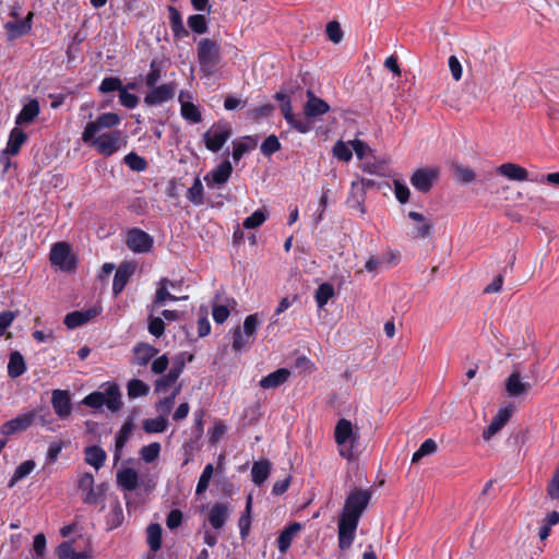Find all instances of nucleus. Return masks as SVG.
Returning <instances> with one entry per match:
<instances>
[{
	"instance_id": "nucleus-53",
	"label": "nucleus",
	"mask_w": 559,
	"mask_h": 559,
	"mask_svg": "<svg viewBox=\"0 0 559 559\" xmlns=\"http://www.w3.org/2000/svg\"><path fill=\"white\" fill-rule=\"evenodd\" d=\"M123 87L122 85V81L117 78V76H107L105 79H103L99 87H98V91L100 93H110V92H115V91H118L120 92V90Z\"/></svg>"
},
{
	"instance_id": "nucleus-6",
	"label": "nucleus",
	"mask_w": 559,
	"mask_h": 559,
	"mask_svg": "<svg viewBox=\"0 0 559 559\" xmlns=\"http://www.w3.org/2000/svg\"><path fill=\"white\" fill-rule=\"evenodd\" d=\"M231 135V130L227 123H216L212 126L204 134V143L209 151L218 152Z\"/></svg>"
},
{
	"instance_id": "nucleus-4",
	"label": "nucleus",
	"mask_w": 559,
	"mask_h": 559,
	"mask_svg": "<svg viewBox=\"0 0 559 559\" xmlns=\"http://www.w3.org/2000/svg\"><path fill=\"white\" fill-rule=\"evenodd\" d=\"M261 323L262 320L260 319L259 313H252L246 317L242 330L240 328H236L233 332V349L240 352L251 345Z\"/></svg>"
},
{
	"instance_id": "nucleus-32",
	"label": "nucleus",
	"mask_w": 559,
	"mask_h": 559,
	"mask_svg": "<svg viewBox=\"0 0 559 559\" xmlns=\"http://www.w3.org/2000/svg\"><path fill=\"white\" fill-rule=\"evenodd\" d=\"M27 135L20 128H13L10 132L9 140L4 153L10 155H16L22 145L26 142Z\"/></svg>"
},
{
	"instance_id": "nucleus-31",
	"label": "nucleus",
	"mask_w": 559,
	"mask_h": 559,
	"mask_svg": "<svg viewBox=\"0 0 559 559\" xmlns=\"http://www.w3.org/2000/svg\"><path fill=\"white\" fill-rule=\"evenodd\" d=\"M133 353L134 364L143 367L158 353V349L147 343H140L134 346Z\"/></svg>"
},
{
	"instance_id": "nucleus-40",
	"label": "nucleus",
	"mask_w": 559,
	"mask_h": 559,
	"mask_svg": "<svg viewBox=\"0 0 559 559\" xmlns=\"http://www.w3.org/2000/svg\"><path fill=\"white\" fill-rule=\"evenodd\" d=\"M36 467V463L33 460H27L21 463L14 471L13 476L9 480L8 486L10 488L14 487L20 480L28 476L34 468Z\"/></svg>"
},
{
	"instance_id": "nucleus-13",
	"label": "nucleus",
	"mask_w": 559,
	"mask_h": 559,
	"mask_svg": "<svg viewBox=\"0 0 559 559\" xmlns=\"http://www.w3.org/2000/svg\"><path fill=\"white\" fill-rule=\"evenodd\" d=\"M231 173L233 166L230 162L224 160L204 176V181L209 188H219L228 181Z\"/></svg>"
},
{
	"instance_id": "nucleus-7",
	"label": "nucleus",
	"mask_w": 559,
	"mask_h": 559,
	"mask_svg": "<svg viewBox=\"0 0 559 559\" xmlns=\"http://www.w3.org/2000/svg\"><path fill=\"white\" fill-rule=\"evenodd\" d=\"M120 118L115 112H105L97 117L95 121H91L86 123L83 132H82V141L87 142L93 140V138L102 130L116 127L119 124Z\"/></svg>"
},
{
	"instance_id": "nucleus-22",
	"label": "nucleus",
	"mask_w": 559,
	"mask_h": 559,
	"mask_svg": "<svg viewBox=\"0 0 559 559\" xmlns=\"http://www.w3.org/2000/svg\"><path fill=\"white\" fill-rule=\"evenodd\" d=\"M99 312L100 311L96 308H92L88 310L73 311V312L68 313L64 317L63 323L69 329H75V328H79V326L85 324L86 322H88L91 319H93L94 317L99 314Z\"/></svg>"
},
{
	"instance_id": "nucleus-55",
	"label": "nucleus",
	"mask_w": 559,
	"mask_h": 559,
	"mask_svg": "<svg viewBox=\"0 0 559 559\" xmlns=\"http://www.w3.org/2000/svg\"><path fill=\"white\" fill-rule=\"evenodd\" d=\"M123 160L130 169L135 171H143L147 166L146 160L134 152L127 154Z\"/></svg>"
},
{
	"instance_id": "nucleus-29",
	"label": "nucleus",
	"mask_w": 559,
	"mask_h": 559,
	"mask_svg": "<svg viewBox=\"0 0 559 559\" xmlns=\"http://www.w3.org/2000/svg\"><path fill=\"white\" fill-rule=\"evenodd\" d=\"M132 429L133 425L130 421H128L124 423L120 430L116 433L114 451L115 463H117L121 459L122 450L131 436Z\"/></svg>"
},
{
	"instance_id": "nucleus-41",
	"label": "nucleus",
	"mask_w": 559,
	"mask_h": 559,
	"mask_svg": "<svg viewBox=\"0 0 559 559\" xmlns=\"http://www.w3.org/2000/svg\"><path fill=\"white\" fill-rule=\"evenodd\" d=\"M180 390H181V385H177L169 396L164 397L163 400H159L156 403L155 408H156V412L158 413V415L164 416L166 418L168 417L171 409L174 408L175 399L179 394Z\"/></svg>"
},
{
	"instance_id": "nucleus-35",
	"label": "nucleus",
	"mask_w": 559,
	"mask_h": 559,
	"mask_svg": "<svg viewBox=\"0 0 559 559\" xmlns=\"http://www.w3.org/2000/svg\"><path fill=\"white\" fill-rule=\"evenodd\" d=\"M26 371V364L24 357L20 352L10 354L8 362V376L12 379L19 378Z\"/></svg>"
},
{
	"instance_id": "nucleus-45",
	"label": "nucleus",
	"mask_w": 559,
	"mask_h": 559,
	"mask_svg": "<svg viewBox=\"0 0 559 559\" xmlns=\"http://www.w3.org/2000/svg\"><path fill=\"white\" fill-rule=\"evenodd\" d=\"M334 296V287L330 283L321 284L314 295V299L318 308L322 309L328 301Z\"/></svg>"
},
{
	"instance_id": "nucleus-34",
	"label": "nucleus",
	"mask_w": 559,
	"mask_h": 559,
	"mask_svg": "<svg viewBox=\"0 0 559 559\" xmlns=\"http://www.w3.org/2000/svg\"><path fill=\"white\" fill-rule=\"evenodd\" d=\"M228 508L224 503H215L209 512V522L215 530H221L227 519Z\"/></svg>"
},
{
	"instance_id": "nucleus-16",
	"label": "nucleus",
	"mask_w": 559,
	"mask_h": 559,
	"mask_svg": "<svg viewBox=\"0 0 559 559\" xmlns=\"http://www.w3.org/2000/svg\"><path fill=\"white\" fill-rule=\"evenodd\" d=\"M35 417L36 413L34 411L21 414L3 424L1 432L3 435H13L20 431H25L28 427H31Z\"/></svg>"
},
{
	"instance_id": "nucleus-18",
	"label": "nucleus",
	"mask_w": 559,
	"mask_h": 559,
	"mask_svg": "<svg viewBox=\"0 0 559 559\" xmlns=\"http://www.w3.org/2000/svg\"><path fill=\"white\" fill-rule=\"evenodd\" d=\"M191 95L187 92H180L179 94V103L181 105L180 114L183 119L192 122V123H199L202 120L201 112L190 99Z\"/></svg>"
},
{
	"instance_id": "nucleus-26",
	"label": "nucleus",
	"mask_w": 559,
	"mask_h": 559,
	"mask_svg": "<svg viewBox=\"0 0 559 559\" xmlns=\"http://www.w3.org/2000/svg\"><path fill=\"white\" fill-rule=\"evenodd\" d=\"M497 171L510 180L525 181L528 179V171L514 163H504L497 168Z\"/></svg>"
},
{
	"instance_id": "nucleus-21",
	"label": "nucleus",
	"mask_w": 559,
	"mask_h": 559,
	"mask_svg": "<svg viewBox=\"0 0 559 559\" xmlns=\"http://www.w3.org/2000/svg\"><path fill=\"white\" fill-rule=\"evenodd\" d=\"M530 389L531 384L521 379L519 371H513L506 381V391L511 397L525 395Z\"/></svg>"
},
{
	"instance_id": "nucleus-17",
	"label": "nucleus",
	"mask_w": 559,
	"mask_h": 559,
	"mask_svg": "<svg viewBox=\"0 0 559 559\" xmlns=\"http://www.w3.org/2000/svg\"><path fill=\"white\" fill-rule=\"evenodd\" d=\"M168 285H175V282L163 277L158 282V287L155 292V297L152 304L153 308H159L163 307L167 300L177 301V300H186L188 299V296L178 297L175 295H171L168 292Z\"/></svg>"
},
{
	"instance_id": "nucleus-11",
	"label": "nucleus",
	"mask_w": 559,
	"mask_h": 559,
	"mask_svg": "<svg viewBox=\"0 0 559 559\" xmlns=\"http://www.w3.org/2000/svg\"><path fill=\"white\" fill-rule=\"evenodd\" d=\"M307 100L304 105L302 118H308L311 121L312 118L323 116L330 110V105L322 98L316 96V94L308 90L306 93Z\"/></svg>"
},
{
	"instance_id": "nucleus-54",
	"label": "nucleus",
	"mask_w": 559,
	"mask_h": 559,
	"mask_svg": "<svg viewBox=\"0 0 559 559\" xmlns=\"http://www.w3.org/2000/svg\"><path fill=\"white\" fill-rule=\"evenodd\" d=\"M453 169L457 180H460L464 185L474 181L476 178V174L469 167H464L463 165L455 164L453 165Z\"/></svg>"
},
{
	"instance_id": "nucleus-57",
	"label": "nucleus",
	"mask_w": 559,
	"mask_h": 559,
	"mask_svg": "<svg viewBox=\"0 0 559 559\" xmlns=\"http://www.w3.org/2000/svg\"><path fill=\"white\" fill-rule=\"evenodd\" d=\"M16 317L17 312L11 310L0 312V336H4L7 334L8 329L12 325Z\"/></svg>"
},
{
	"instance_id": "nucleus-38",
	"label": "nucleus",
	"mask_w": 559,
	"mask_h": 559,
	"mask_svg": "<svg viewBox=\"0 0 559 559\" xmlns=\"http://www.w3.org/2000/svg\"><path fill=\"white\" fill-rule=\"evenodd\" d=\"M271 472V463L267 460L254 462L251 469L252 481L260 486L269 477Z\"/></svg>"
},
{
	"instance_id": "nucleus-5",
	"label": "nucleus",
	"mask_w": 559,
	"mask_h": 559,
	"mask_svg": "<svg viewBox=\"0 0 559 559\" xmlns=\"http://www.w3.org/2000/svg\"><path fill=\"white\" fill-rule=\"evenodd\" d=\"M86 143L95 147L100 155L108 157L117 153L121 147L126 146L127 141L122 131L115 130L94 136L93 140L87 141Z\"/></svg>"
},
{
	"instance_id": "nucleus-42",
	"label": "nucleus",
	"mask_w": 559,
	"mask_h": 559,
	"mask_svg": "<svg viewBox=\"0 0 559 559\" xmlns=\"http://www.w3.org/2000/svg\"><path fill=\"white\" fill-rule=\"evenodd\" d=\"M186 198L194 205H202L204 203V190L202 181L197 177L192 186L188 189Z\"/></svg>"
},
{
	"instance_id": "nucleus-59",
	"label": "nucleus",
	"mask_w": 559,
	"mask_h": 559,
	"mask_svg": "<svg viewBox=\"0 0 559 559\" xmlns=\"http://www.w3.org/2000/svg\"><path fill=\"white\" fill-rule=\"evenodd\" d=\"M119 102L126 108L133 109L138 106L139 98L136 95L129 93L127 87H122L119 92Z\"/></svg>"
},
{
	"instance_id": "nucleus-3",
	"label": "nucleus",
	"mask_w": 559,
	"mask_h": 559,
	"mask_svg": "<svg viewBox=\"0 0 559 559\" xmlns=\"http://www.w3.org/2000/svg\"><path fill=\"white\" fill-rule=\"evenodd\" d=\"M198 61L200 70L205 75H212L221 61V47L210 38H203L198 44Z\"/></svg>"
},
{
	"instance_id": "nucleus-24",
	"label": "nucleus",
	"mask_w": 559,
	"mask_h": 559,
	"mask_svg": "<svg viewBox=\"0 0 559 559\" xmlns=\"http://www.w3.org/2000/svg\"><path fill=\"white\" fill-rule=\"evenodd\" d=\"M408 217L416 223L412 230L414 238L424 239L430 236L432 224L423 214L411 211Z\"/></svg>"
},
{
	"instance_id": "nucleus-63",
	"label": "nucleus",
	"mask_w": 559,
	"mask_h": 559,
	"mask_svg": "<svg viewBox=\"0 0 559 559\" xmlns=\"http://www.w3.org/2000/svg\"><path fill=\"white\" fill-rule=\"evenodd\" d=\"M393 183H394V193H395L396 199L402 204L406 203L409 200V194H411L408 187L400 180H394Z\"/></svg>"
},
{
	"instance_id": "nucleus-48",
	"label": "nucleus",
	"mask_w": 559,
	"mask_h": 559,
	"mask_svg": "<svg viewBox=\"0 0 559 559\" xmlns=\"http://www.w3.org/2000/svg\"><path fill=\"white\" fill-rule=\"evenodd\" d=\"M437 451V443L432 439H426L419 449L413 454L412 462L416 463L420 461L424 456L432 454Z\"/></svg>"
},
{
	"instance_id": "nucleus-60",
	"label": "nucleus",
	"mask_w": 559,
	"mask_h": 559,
	"mask_svg": "<svg viewBox=\"0 0 559 559\" xmlns=\"http://www.w3.org/2000/svg\"><path fill=\"white\" fill-rule=\"evenodd\" d=\"M148 332L155 336L160 337L165 332V323L164 320L159 317H150L148 318Z\"/></svg>"
},
{
	"instance_id": "nucleus-39",
	"label": "nucleus",
	"mask_w": 559,
	"mask_h": 559,
	"mask_svg": "<svg viewBox=\"0 0 559 559\" xmlns=\"http://www.w3.org/2000/svg\"><path fill=\"white\" fill-rule=\"evenodd\" d=\"M104 393V405H106L111 412L119 411L122 406L119 388L116 384L109 385Z\"/></svg>"
},
{
	"instance_id": "nucleus-47",
	"label": "nucleus",
	"mask_w": 559,
	"mask_h": 559,
	"mask_svg": "<svg viewBox=\"0 0 559 559\" xmlns=\"http://www.w3.org/2000/svg\"><path fill=\"white\" fill-rule=\"evenodd\" d=\"M170 27L175 35V37L182 38L188 35L187 29L185 28L181 16L179 12L175 8H170Z\"/></svg>"
},
{
	"instance_id": "nucleus-49",
	"label": "nucleus",
	"mask_w": 559,
	"mask_h": 559,
	"mask_svg": "<svg viewBox=\"0 0 559 559\" xmlns=\"http://www.w3.org/2000/svg\"><path fill=\"white\" fill-rule=\"evenodd\" d=\"M213 472H214V466L212 464H207L204 467V469L199 478L198 485H197V489H195L197 495H202L203 492L206 491V489L209 488L210 481L212 479Z\"/></svg>"
},
{
	"instance_id": "nucleus-62",
	"label": "nucleus",
	"mask_w": 559,
	"mask_h": 559,
	"mask_svg": "<svg viewBox=\"0 0 559 559\" xmlns=\"http://www.w3.org/2000/svg\"><path fill=\"white\" fill-rule=\"evenodd\" d=\"M151 71L146 74L144 82L147 87H154L156 86L157 82L160 80V70L157 67V63L155 60H153L150 64Z\"/></svg>"
},
{
	"instance_id": "nucleus-10",
	"label": "nucleus",
	"mask_w": 559,
	"mask_h": 559,
	"mask_svg": "<svg viewBox=\"0 0 559 559\" xmlns=\"http://www.w3.org/2000/svg\"><path fill=\"white\" fill-rule=\"evenodd\" d=\"M176 88L177 85L174 82L151 87V91L144 97V103L147 106H159L167 103L175 97Z\"/></svg>"
},
{
	"instance_id": "nucleus-50",
	"label": "nucleus",
	"mask_w": 559,
	"mask_h": 559,
	"mask_svg": "<svg viewBox=\"0 0 559 559\" xmlns=\"http://www.w3.org/2000/svg\"><path fill=\"white\" fill-rule=\"evenodd\" d=\"M159 452H160V444L158 442H152L147 445H144L140 450V455L144 462L152 463L158 457Z\"/></svg>"
},
{
	"instance_id": "nucleus-52",
	"label": "nucleus",
	"mask_w": 559,
	"mask_h": 559,
	"mask_svg": "<svg viewBox=\"0 0 559 559\" xmlns=\"http://www.w3.org/2000/svg\"><path fill=\"white\" fill-rule=\"evenodd\" d=\"M188 25L197 34H205L207 32V21L202 14L189 16Z\"/></svg>"
},
{
	"instance_id": "nucleus-9",
	"label": "nucleus",
	"mask_w": 559,
	"mask_h": 559,
	"mask_svg": "<svg viewBox=\"0 0 559 559\" xmlns=\"http://www.w3.org/2000/svg\"><path fill=\"white\" fill-rule=\"evenodd\" d=\"M51 264L62 271H70L74 267V259L71 254V247L68 242L59 241L52 245L49 255Z\"/></svg>"
},
{
	"instance_id": "nucleus-64",
	"label": "nucleus",
	"mask_w": 559,
	"mask_h": 559,
	"mask_svg": "<svg viewBox=\"0 0 559 559\" xmlns=\"http://www.w3.org/2000/svg\"><path fill=\"white\" fill-rule=\"evenodd\" d=\"M122 520L123 513L121 507L119 504L114 506L108 514L109 528L118 527L122 523Z\"/></svg>"
},
{
	"instance_id": "nucleus-14",
	"label": "nucleus",
	"mask_w": 559,
	"mask_h": 559,
	"mask_svg": "<svg viewBox=\"0 0 559 559\" xmlns=\"http://www.w3.org/2000/svg\"><path fill=\"white\" fill-rule=\"evenodd\" d=\"M282 114L286 120V122L299 133H308L312 127V121L308 120V118H302L301 116H296L293 112V107L290 104V99H286V103H283L281 106Z\"/></svg>"
},
{
	"instance_id": "nucleus-19",
	"label": "nucleus",
	"mask_w": 559,
	"mask_h": 559,
	"mask_svg": "<svg viewBox=\"0 0 559 559\" xmlns=\"http://www.w3.org/2000/svg\"><path fill=\"white\" fill-rule=\"evenodd\" d=\"M183 369V362H174L169 371L156 380L155 382V391L157 393H165L168 391L170 386H173L178 378L180 377Z\"/></svg>"
},
{
	"instance_id": "nucleus-1",
	"label": "nucleus",
	"mask_w": 559,
	"mask_h": 559,
	"mask_svg": "<svg viewBox=\"0 0 559 559\" xmlns=\"http://www.w3.org/2000/svg\"><path fill=\"white\" fill-rule=\"evenodd\" d=\"M370 499V491L364 489H354L347 496L338 520V546L342 550L352 546L359 519L367 509Z\"/></svg>"
},
{
	"instance_id": "nucleus-37",
	"label": "nucleus",
	"mask_w": 559,
	"mask_h": 559,
	"mask_svg": "<svg viewBox=\"0 0 559 559\" xmlns=\"http://www.w3.org/2000/svg\"><path fill=\"white\" fill-rule=\"evenodd\" d=\"M106 457V452L98 445H92L85 449V462L95 469H99L104 466Z\"/></svg>"
},
{
	"instance_id": "nucleus-2",
	"label": "nucleus",
	"mask_w": 559,
	"mask_h": 559,
	"mask_svg": "<svg viewBox=\"0 0 559 559\" xmlns=\"http://www.w3.org/2000/svg\"><path fill=\"white\" fill-rule=\"evenodd\" d=\"M359 432L354 429L350 420L342 418L337 421L334 430V439L340 447V455L348 461L353 460L354 450L359 443Z\"/></svg>"
},
{
	"instance_id": "nucleus-61",
	"label": "nucleus",
	"mask_w": 559,
	"mask_h": 559,
	"mask_svg": "<svg viewBox=\"0 0 559 559\" xmlns=\"http://www.w3.org/2000/svg\"><path fill=\"white\" fill-rule=\"evenodd\" d=\"M333 154L336 158L343 162L350 160L353 153L352 150L342 141H338L333 147Z\"/></svg>"
},
{
	"instance_id": "nucleus-30",
	"label": "nucleus",
	"mask_w": 559,
	"mask_h": 559,
	"mask_svg": "<svg viewBox=\"0 0 559 559\" xmlns=\"http://www.w3.org/2000/svg\"><path fill=\"white\" fill-rule=\"evenodd\" d=\"M32 16L33 14L29 13L23 20L8 22L4 27L8 32L9 37L13 39L28 33L32 28Z\"/></svg>"
},
{
	"instance_id": "nucleus-46",
	"label": "nucleus",
	"mask_w": 559,
	"mask_h": 559,
	"mask_svg": "<svg viewBox=\"0 0 559 559\" xmlns=\"http://www.w3.org/2000/svg\"><path fill=\"white\" fill-rule=\"evenodd\" d=\"M147 544L153 551H157L162 546V527L159 524H150L147 530Z\"/></svg>"
},
{
	"instance_id": "nucleus-43",
	"label": "nucleus",
	"mask_w": 559,
	"mask_h": 559,
	"mask_svg": "<svg viewBox=\"0 0 559 559\" xmlns=\"http://www.w3.org/2000/svg\"><path fill=\"white\" fill-rule=\"evenodd\" d=\"M150 392V385L140 379H132L127 384V393L130 399L146 396Z\"/></svg>"
},
{
	"instance_id": "nucleus-15",
	"label": "nucleus",
	"mask_w": 559,
	"mask_h": 559,
	"mask_svg": "<svg viewBox=\"0 0 559 559\" xmlns=\"http://www.w3.org/2000/svg\"><path fill=\"white\" fill-rule=\"evenodd\" d=\"M51 404L59 419L64 420L71 415L72 403L69 391L53 390L51 396Z\"/></svg>"
},
{
	"instance_id": "nucleus-25",
	"label": "nucleus",
	"mask_w": 559,
	"mask_h": 559,
	"mask_svg": "<svg viewBox=\"0 0 559 559\" xmlns=\"http://www.w3.org/2000/svg\"><path fill=\"white\" fill-rule=\"evenodd\" d=\"M290 377V371L286 368H280L271 373H269L266 377H263L259 384L262 389L269 390V389H276L283 383H285L288 378Z\"/></svg>"
},
{
	"instance_id": "nucleus-58",
	"label": "nucleus",
	"mask_w": 559,
	"mask_h": 559,
	"mask_svg": "<svg viewBox=\"0 0 559 559\" xmlns=\"http://www.w3.org/2000/svg\"><path fill=\"white\" fill-rule=\"evenodd\" d=\"M33 559H44L46 551V537L44 534L39 533L34 537L33 543Z\"/></svg>"
},
{
	"instance_id": "nucleus-20",
	"label": "nucleus",
	"mask_w": 559,
	"mask_h": 559,
	"mask_svg": "<svg viewBox=\"0 0 559 559\" xmlns=\"http://www.w3.org/2000/svg\"><path fill=\"white\" fill-rule=\"evenodd\" d=\"M512 414L511 407L500 408L490 425L483 431V438L488 441L509 421Z\"/></svg>"
},
{
	"instance_id": "nucleus-12",
	"label": "nucleus",
	"mask_w": 559,
	"mask_h": 559,
	"mask_svg": "<svg viewBox=\"0 0 559 559\" xmlns=\"http://www.w3.org/2000/svg\"><path fill=\"white\" fill-rule=\"evenodd\" d=\"M438 178V170L435 168H420L414 171L411 177L412 186L419 192H428Z\"/></svg>"
},
{
	"instance_id": "nucleus-8",
	"label": "nucleus",
	"mask_w": 559,
	"mask_h": 559,
	"mask_svg": "<svg viewBox=\"0 0 559 559\" xmlns=\"http://www.w3.org/2000/svg\"><path fill=\"white\" fill-rule=\"evenodd\" d=\"M153 243V237L142 229L133 228L127 233L126 245L134 253L150 252Z\"/></svg>"
},
{
	"instance_id": "nucleus-36",
	"label": "nucleus",
	"mask_w": 559,
	"mask_h": 559,
	"mask_svg": "<svg viewBox=\"0 0 559 559\" xmlns=\"http://www.w3.org/2000/svg\"><path fill=\"white\" fill-rule=\"evenodd\" d=\"M39 114V104L36 99H32L26 105L23 106L20 114L16 116L15 123L16 124H28L33 122V120Z\"/></svg>"
},
{
	"instance_id": "nucleus-56",
	"label": "nucleus",
	"mask_w": 559,
	"mask_h": 559,
	"mask_svg": "<svg viewBox=\"0 0 559 559\" xmlns=\"http://www.w3.org/2000/svg\"><path fill=\"white\" fill-rule=\"evenodd\" d=\"M281 148V143L275 135H269L261 144L260 150L264 156H270Z\"/></svg>"
},
{
	"instance_id": "nucleus-28",
	"label": "nucleus",
	"mask_w": 559,
	"mask_h": 559,
	"mask_svg": "<svg viewBox=\"0 0 559 559\" xmlns=\"http://www.w3.org/2000/svg\"><path fill=\"white\" fill-rule=\"evenodd\" d=\"M301 530V525L297 522L286 526L277 538V548L282 554H286L289 549L293 539L297 533Z\"/></svg>"
},
{
	"instance_id": "nucleus-33",
	"label": "nucleus",
	"mask_w": 559,
	"mask_h": 559,
	"mask_svg": "<svg viewBox=\"0 0 559 559\" xmlns=\"http://www.w3.org/2000/svg\"><path fill=\"white\" fill-rule=\"evenodd\" d=\"M107 489L108 486L105 483L98 484L96 486L94 485L91 487V489L83 491L82 501L88 506L104 502Z\"/></svg>"
},
{
	"instance_id": "nucleus-27",
	"label": "nucleus",
	"mask_w": 559,
	"mask_h": 559,
	"mask_svg": "<svg viewBox=\"0 0 559 559\" xmlns=\"http://www.w3.org/2000/svg\"><path fill=\"white\" fill-rule=\"evenodd\" d=\"M117 484L127 491H133L139 485V475L134 468L127 467L117 472Z\"/></svg>"
},
{
	"instance_id": "nucleus-44",
	"label": "nucleus",
	"mask_w": 559,
	"mask_h": 559,
	"mask_svg": "<svg viewBox=\"0 0 559 559\" xmlns=\"http://www.w3.org/2000/svg\"><path fill=\"white\" fill-rule=\"evenodd\" d=\"M168 420L158 415L156 418H148L143 421V429L147 433H160L167 429Z\"/></svg>"
},
{
	"instance_id": "nucleus-51",
	"label": "nucleus",
	"mask_w": 559,
	"mask_h": 559,
	"mask_svg": "<svg viewBox=\"0 0 559 559\" xmlns=\"http://www.w3.org/2000/svg\"><path fill=\"white\" fill-rule=\"evenodd\" d=\"M266 217H267V215H266L265 211L257 210L255 212H253L250 216H248L243 221L242 226L246 229L257 228V227L261 226L266 221Z\"/></svg>"
},
{
	"instance_id": "nucleus-23",
	"label": "nucleus",
	"mask_w": 559,
	"mask_h": 559,
	"mask_svg": "<svg viewBox=\"0 0 559 559\" xmlns=\"http://www.w3.org/2000/svg\"><path fill=\"white\" fill-rule=\"evenodd\" d=\"M133 272L134 265H132L131 263H122L117 269L112 283V292L116 296L119 295L124 289Z\"/></svg>"
}]
</instances>
